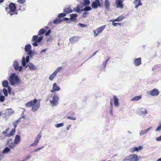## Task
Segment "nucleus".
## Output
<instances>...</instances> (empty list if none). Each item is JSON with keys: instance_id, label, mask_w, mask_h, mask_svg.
I'll list each match as a JSON object with an SVG mask.
<instances>
[{"instance_id": "f257e3e1", "label": "nucleus", "mask_w": 161, "mask_h": 161, "mask_svg": "<svg viewBox=\"0 0 161 161\" xmlns=\"http://www.w3.org/2000/svg\"><path fill=\"white\" fill-rule=\"evenodd\" d=\"M38 100L34 99L33 100H31L26 103L25 106L27 107H31V110L33 112H36L40 107V102L37 103Z\"/></svg>"}, {"instance_id": "f03ea898", "label": "nucleus", "mask_w": 161, "mask_h": 161, "mask_svg": "<svg viewBox=\"0 0 161 161\" xmlns=\"http://www.w3.org/2000/svg\"><path fill=\"white\" fill-rule=\"evenodd\" d=\"M9 83L12 85L18 84L19 83V80L18 76L15 73H12L8 78Z\"/></svg>"}, {"instance_id": "7ed1b4c3", "label": "nucleus", "mask_w": 161, "mask_h": 161, "mask_svg": "<svg viewBox=\"0 0 161 161\" xmlns=\"http://www.w3.org/2000/svg\"><path fill=\"white\" fill-rule=\"evenodd\" d=\"M42 38L43 36L38 37V36H34L32 37L31 41L35 42L31 44L34 46H37L42 40Z\"/></svg>"}, {"instance_id": "20e7f679", "label": "nucleus", "mask_w": 161, "mask_h": 161, "mask_svg": "<svg viewBox=\"0 0 161 161\" xmlns=\"http://www.w3.org/2000/svg\"><path fill=\"white\" fill-rule=\"evenodd\" d=\"M106 25H104L94 30L93 32L94 37L97 36H98V34H101L103 30L106 28Z\"/></svg>"}, {"instance_id": "39448f33", "label": "nucleus", "mask_w": 161, "mask_h": 161, "mask_svg": "<svg viewBox=\"0 0 161 161\" xmlns=\"http://www.w3.org/2000/svg\"><path fill=\"white\" fill-rule=\"evenodd\" d=\"M59 97L56 95H54L53 97V100L50 101L51 104L53 106H56L58 103Z\"/></svg>"}, {"instance_id": "423d86ee", "label": "nucleus", "mask_w": 161, "mask_h": 161, "mask_svg": "<svg viewBox=\"0 0 161 161\" xmlns=\"http://www.w3.org/2000/svg\"><path fill=\"white\" fill-rule=\"evenodd\" d=\"M137 113L140 115H144L145 116L147 114V111L146 108H138L137 110Z\"/></svg>"}, {"instance_id": "0eeeda50", "label": "nucleus", "mask_w": 161, "mask_h": 161, "mask_svg": "<svg viewBox=\"0 0 161 161\" xmlns=\"http://www.w3.org/2000/svg\"><path fill=\"white\" fill-rule=\"evenodd\" d=\"M31 58V55H28L26 56V58L25 57H22V64L23 66H25L26 63L29 62V59Z\"/></svg>"}, {"instance_id": "6e6552de", "label": "nucleus", "mask_w": 161, "mask_h": 161, "mask_svg": "<svg viewBox=\"0 0 161 161\" xmlns=\"http://www.w3.org/2000/svg\"><path fill=\"white\" fill-rule=\"evenodd\" d=\"M41 136L42 135L40 133L38 134L34 140V142L31 144L30 146L31 147L36 146L38 143Z\"/></svg>"}, {"instance_id": "1a4fd4ad", "label": "nucleus", "mask_w": 161, "mask_h": 161, "mask_svg": "<svg viewBox=\"0 0 161 161\" xmlns=\"http://www.w3.org/2000/svg\"><path fill=\"white\" fill-rule=\"evenodd\" d=\"M127 158L129 161H138L139 160L137 155L134 154L130 155Z\"/></svg>"}, {"instance_id": "9d476101", "label": "nucleus", "mask_w": 161, "mask_h": 161, "mask_svg": "<svg viewBox=\"0 0 161 161\" xmlns=\"http://www.w3.org/2000/svg\"><path fill=\"white\" fill-rule=\"evenodd\" d=\"M82 4L81 5H78L76 9L75 8H74L73 10H91V8L89 7H86L84 8L83 9L82 8Z\"/></svg>"}, {"instance_id": "9b49d317", "label": "nucleus", "mask_w": 161, "mask_h": 161, "mask_svg": "<svg viewBox=\"0 0 161 161\" xmlns=\"http://www.w3.org/2000/svg\"><path fill=\"white\" fill-rule=\"evenodd\" d=\"M159 93L158 90L156 89H154L150 92L149 94L153 96H157Z\"/></svg>"}, {"instance_id": "f8f14e48", "label": "nucleus", "mask_w": 161, "mask_h": 161, "mask_svg": "<svg viewBox=\"0 0 161 161\" xmlns=\"http://www.w3.org/2000/svg\"><path fill=\"white\" fill-rule=\"evenodd\" d=\"M141 63V58H135L134 60L133 64L136 67L139 66Z\"/></svg>"}, {"instance_id": "ddd939ff", "label": "nucleus", "mask_w": 161, "mask_h": 161, "mask_svg": "<svg viewBox=\"0 0 161 161\" xmlns=\"http://www.w3.org/2000/svg\"><path fill=\"white\" fill-rule=\"evenodd\" d=\"M25 69H26L29 68V69L30 70H33L36 69L35 66L31 63H30L29 64L25 66Z\"/></svg>"}, {"instance_id": "4468645a", "label": "nucleus", "mask_w": 161, "mask_h": 161, "mask_svg": "<svg viewBox=\"0 0 161 161\" xmlns=\"http://www.w3.org/2000/svg\"><path fill=\"white\" fill-rule=\"evenodd\" d=\"M31 46L30 44L26 45L24 48L25 51L27 55H28V53L31 51Z\"/></svg>"}, {"instance_id": "2eb2a0df", "label": "nucleus", "mask_w": 161, "mask_h": 161, "mask_svg": "<svg viewBox=\"0 0 161 161\" xmlns=\"http://www.w3.org/2000/svg\"><path fill=\"white\" fill-rule=\"evenodd\" d=\"M80 37L79 36H73L69 39L70 42L71 43H74L75 42L79 41Z\"/></svg>"}, {"instance_id": "dca6fc26", "label": "nucleus", "mask_w": 161, "mask_h": 161, "mask_svg": "<svg viewBox=\"0 0 161 161\" xmlns=\"http://www.w3.org/2000/svg\"><path fill=\"white\" fill-rule=\"evenodd\" d=\"M60 90V88L59 86H57L56 83H53V88L51 91V92H53L56 91H58Z\"/></svg>"}, {"instance_id": "f3484780", "label": "nucleus", "mask_w": 161, "mask_h": 161, "mask_svg": "<svg viewBox=\"0 0 161 161\" xmlns=\"http://www.w3.org/2000/svg\"><path fill=\"white\" fill-rule=\"evenodd\" d=\"M100 6V3L99 0H96L92 3V7L94 8H97L98 6Z\"/></svg>"}, {"instance_id": "a211bd4d", "label": "nucleus", "mask_w": 161, "mask_h": 161, "mask_svg": "<svg viewBox=\"0 0 161 161\" xmlns=\"http://www.w3.org/2000/svg\"><path fill=\"white\" fill-rule=\"evenodd\" d=\"M142 147L141 146H139L138 147H135L132 148L130 150V151L132 153H134L135 151H139L141 150Z\"/></svg>"}, {"instance_id": "6ab92c4d", "label": "nucleus", "mask_w": 161, "mask_h": 161, "mask_svg": "<svg viewBox=\"0 0 161 161\" xmlns=\"http://www.w3.org/2000/svg\"><path fill=\"white\" fill-rule=\"evenodd\" d=\"M152 128V127H150L147 129L141 130L140 132L139 135L141 136L147 133V132L149 131Z\"/></svg>"}, {"instance_id": "aec40b11", "label": "nucleus", "mask_w": 161, "mask_h": 161, "mask_svg": "<svg viewBox=\"0 0 161 161\" xmlns=\"http://www.w3.org/2000/svg\"><path fill=\"white\" fill-rule=\"evenodd\" d=\"M70 20L73 22L75 21L76 20V18L78 16V15L76 14H70Z\"/></svg>"}, {"instance_id": "412c9836", "label": "nucleus", "mask_w": 161, "mask_h": 161, "mask_svg": "<svg viewBox=\"0 0 161 161\" xmlns=\"http://www.w3.org/2000/svg\"><path fill=\"white\" fill-rule=\"evenodd\" d=\"M14 67L16 70L20 71V67H19V64L16 61H14L13 63Z\"/></svg>"}, {"instance_id": "4be33fe9", "label": "nucleus", "mask_w": 161, "mask_h": 161, "mask_svg": "<svg viewBox=\"0 0 161 161\" xmlns=\"http://www.w3.org/2000/svg\"><path fill=\"white\" fill-rule=\"evenodd\" d=\"M114 103V106L116 107H118L119 105V100L116 96H114L113 97Z\"/></svg>"}, {"instance_id": "5701e85b", "label": "nucleus", "mask_w": 161, "mask_h": 161, "mask_svg": "<svg viewBox=\"0 0 161 161\" xmlns=\"http://www.w3.org/2000/svg\"><path fill=\"white\" fill-rule=\"evenodd\" d=\"M133 3L135 5V7L136 8L142 5L141 0H135Z\"/></svg>"}, {"instance_id": "b1692460", "label": "nucleus", "mask_w": 161, "mask_h": 161, "mask_svg": "<svg viewBox=\"0 0 161 161\" xmlns=\"http://www.w3.org/2000/svg\"><path fill=\"white\" fill-rule=\"evenodd\" d=\"M10 10H15L16 6L15 4L13 3H11L9 5Z\"/></svg>"}, {"instance_id": "393cba45", "label": "nucleus", "mask_w": 161, "mask_h": 161, "mask_svg": "<svg viewBox=\"0 0 161 161\" xmlns=\"http://www.w3.org/2000/svg\"><path fill=\"white\" fill-rule=\"evenodd\" d=\"M116 3L117 4V7L118 8H123V5L122 4V2L120 0H116Z\"/></svg>"}, {"instance_id": "a878e982", "label": "nucleus", "mask_w": 161, "mask_h": 161, "mask_svg": "<svg viewBox=\"0 0 161 161\" xmlns=\"http://www.w3.org/2000/svg\"><path fill=\"white\" fill-rule=\"evenodd\" d=\"M38 52L36 51H33L31 50L30 51V52L28 53V55H31V58H32L34 56V55H36L37 54Z\"/></svg>"}, {"instance_id": "bb28decb", "label": "nucleus", "mask_w": 161, "mask_h": 161, "mask_svg": "<svg viewBox=\"0 0 161 161\" xmlns=\"http://www.w3.org/2000/svg\"><path fill=\"white\" fill-rule=\"evenodd\" d=\"M20 141V137L19 135H16L15 136L14 139V143L17 144Z\"/></svg>"}, {"instance_id": "cd10ccee", "label": "nucleus", "mask_w": 161, "mask_h": 161, "mask_svg": "<svg viewBox=\"0 0 161 161\" xmlns=\"http://www.w3.org/2000/svg\"><path fill=\"white\" fill-rule=\"evenodd\" d=\"M15 130L14 129H12L9 134H7V135H5V136L8 137H9L11 136H13L15 133Z\"/></svg>"}, {"instance_id": "c85d7f7f", "label": "nucleus", "mask_w": 161, "mask_h": 161, "mask_svg": "<svg viewBox=\"0 0 161 161\" xmlns=\"http://www.w3.org/2000/svg\"><path fill=\"white\" fill-rule=\"evenodd\" d=\"M7 114L9 115H11L14 113V111L12 109H7Z\"/></svg>"}, {"instance_id": "c756f323", "label": "nucleus", "mask_w": 161, "mask_h": 161, "mask_svg": "<svg viewBox=\"0 0 161 161\" xmlns=\"http://www.w3.org/2000/svg\"><path fill=\"white\" fill-rule=\"evenodd\" d=\"M57 74L55 73L54 72L49 77V79L51 81H52L54 79V78L56 76Z\"/></svg>"}, {"instance_id": "7c9ffc66", "label": "nucleus", "mask_w": 161, "mask_h": 161, "mask_svg": "<svg viewBox=\"0 0 161 161\" xmlns=\"http://www.w3.org/2000/svg\"><path fill=\"white\" fill-rule=\"evenodd\" d=\"M142 97L141 96H137L134 97L131 100V101H137L140 100Z\"/></svg>"}, {"instance_id": "2f4dec72", "label": "nucleus", "mask_w": 161, "mask_h": 161, "mask_svg": "<svg viewBox=\"0 0 161 161\" xmlns=\"http://www.w3.org/2000/svg\"><path fill=\"white\" fill-rule=\"evenodd\" d=\"M17 11H8L7 12V14L10 16H12L14 14H17Z\"/></svg>"}, {"instance_id": "473e14b6", "label": "nucleus", "mask_w": 161, "mask_h": 161, "mask_svg": "<svg viewBox=\"0 0 161 161\" xmlns=\"http://www.w3.org/2000/svg\"><path fill=\"white\" fill-rule=\"evenodd\" d=\"M124 18L123 16L121 15L118 17L116 19L114 20V21H117V22H120Z\"/></svg>"}, {"instance_id": "72a5a7b5", "label": "nucleus", "mask_w": 161, "mask_h": 161, "mask_svg": "<svg viewBox=\"0 0 161 161\" xmlns=\"http://www.w3.org/2000/svg\"><path fill=\"white\" fill-rule=\"evenodd\" d=\"M62 20L61 19H57L53 21V23L54 24H60L62 22Z\"/></svg>"}, {"instance_id": "f704fd0d", "label": "nucleus", "mask_w": 161, "mask_h": 161, "mask_svg": "<svg viewBox=\"0 0 161 161\" xmlns=\"http://www.w3.org/2000/svg\"><path fill=\"white\" fill-rule=\"evenodd\" d=\"M2 86L4 87H7L8 86V83L7 80H4L2 82Z\"/></svg>"}, {"instance_id": "c9c22d12", "label": "nucleus", "mask_w": 161, "mask_h": 161, "mask_svg": "<svg viewBox=\"0 0 161 161\" xmlns=\"http://www.w3.org/2000/svg\"><path fill=\"white\" fill-rule=\"evenodd\" d=\"M10 151V149L8 147H5L3 151V154H6L8 153Z\"/></svg>"}, {"instance_id": "e433bc0d", "label": "nucleus", "mask_w": 161, "mask_h": 161, "mask_svg": "<svg viewBox=\"0 0 161 161\" xmlns=\"http://www.w3.org/2000/svg\"><path fill=\"white\" fill-rule=\"evenodd\" d=\"M46 31L43 29H41L38 32V35H43L45 32Z\"/></svg>"}, {"instance_id": "4c0bfd02", "label": "nucleus", "mask_w": 161, "mask_h": 161, "mask_svg": "<svg viewBox=\"0 0 161 161\" xmlns=\"http://www.w3.org/2000/svg\"><path fill=\"white\" fill-rule=\"evenodd\" d=\"M109 5V3L108 0H105V6L106 9H108Z\"/></svg>"}, {"instance_id": "58836bf2", "label": "nucleus", "mask_w": 161, "mask_h": 161, "mask_svg": "<svg viewBox=\"0 0 161 161\" xmlns=\"http://www.w3.org/2000/svg\"><path fill=\"white\" fill-rule=\"evenodd\" d=\"M20 118H19L16 121H15L13 123V125L14 128H15L17 127V125L19 123V122H20Z\"/></svg>"}, {"instance_id": "ea45409f", "label": "nucleus", "mask_w": 161, "mask_h": 161, "mask_svg": "<svg viewBox=\"0 0 161 161\" xmlns=\"http://www.w3.org/2000/svg\"><path fill=\"white\" fill-rule=\"evenodd\" d=\"M110 21H111L113 22L112 25L114 26H116L118 25L120 26L121 25V23H114V22L115 21H114V20H110Z\"/></svg>"}, {"instance_id": "a19ab883", "label": "nucleus", "mask_w": 161, "mask_h": 161, "mask_svg": "<svg viewBox=\"0 0 161 161\" xmlns=\"http://www.w3.org/2000/svg\"><path fill=\"white\" fill-rule=\"evenodd\" d=\"M161 130V122L158 124V126L157 128L155 129L156 132L159 131Z\"/></svg>"}, {"instance_id": "79ce46f5", "label": "nucleus", "mask_w": 161, "mask_h": 161, "mask_svg": "<svg viewBox=\"0 0 161 161\" xmlns=\"http://www.w3.org/2000/svg\"><path fill=\"white\" fill-rule=\"evenodd\" d=\"M25 110H24V111H22V115H21V118H23L24 119H26L27 120L28 119V118L27 116L25 115H24V111H25Z\"/></svg>"}, {"instance_id": "37998d69", "label": "nucleus", "mask_w": 161, "mask_h": 161, "mask_svg": "<svg viewBox=\"0 0 161 161\" xmlns=\"http://www.w3.org/2000/svg\"><path fill=\"white\" fill-rule=\"evenodd\" d=\"M62 69L63 67H58L54 72L57 74Z\"/></svg>"}, {"instance_id": "c03bdc74", "label": "nucleus", "mask_w": 161, "mask_h": 161, "mask_svg": "<svg viewBox=\"0 0 161 161\" xmlns=\"http://www.w3.org/2000/svg\"><path fill=\"white\" fill-rule=\"evenodd\" d=\"M44 147V146H42L41 147H39L38 148H37L35 149L33 151V152L34 153L38 152L40 150H41Z\"/></svg>"}, {"instance_id": "a18cd8bd", "label": "nucleus", "mask_w": 161, "mask_h": 161, "mask_svg": "<svg viewBox=\"0 0 161 161\" xmlns=\"http://www.w3.org/2000/svg\"><path fill=\"white\" fill-rule=\"evenodd\" d=\"M66 14L65 13H61L58 14V17L59 18H62L65 17V16H66Z\"/></svg>"}, {"instance_id": "49530a36", "label": "nucleus", "mask_w": 161, "mask_h": 161, "mask_svg": "<svg viewBox=\"0 0 161 161\" xmlns=\"http://www.w3.org/2000/svg\"><path fill=\"white\" fill-rule=\"evenodd\" d=\"M64 125V124L63 123H61L59 124H56L55 125V126L56 128H59L60 127H62Z\"/></svg>"}, {"instance_id": "de8ad7c7", "label": "nucleus", "mask_w": 161, "mask_h": 161, "mask_svg": "<svg viewBox=\"0 0 161 161\" xmlns=\"http://www.w3.org/2000/svg\"><path fill=\"white\" fill-rule=\"evenodd\" d=\"M10 130V128H8L7 129H6L4 131H3V132H2V134H3V135H7L8 133V132L9 131V130Z\"/></svg>"}, {"instance_id": "09e8293b", "label": "nucleus", "mask_w": 161, "mask_h": 161, "mask_svg": "<svg viewBox=\"0 0 161 161\" xmlns=\"http://www.w3.org/2000/svg\"><path fill=\"white\" fill-rule=\"evenodd\" d=\"M14 143L13 142H11L9 145V147L11 148H14L15 147V146L14 145Z\"/></svg>"}, {"instance_id": "8fccbe9b", "label": "nucleus", "mask_w": 161, "mask_h": 161, "mask_svg": "<svg viewBox=\"0 0 161 161\" xmlns=\"http://www.w3.org/2000/svg\"><path fill=\"white\" fill-rule=\"evenodd\" d=\"M89 14L88 12H86L83 13L82 14V16L83 18H86V17Z\"/></svg>"}, {"instance_id": "3c124183", "label": "nucleus", "mask_w": 161, "mask_h": 161, "mask_svg": "<svg viewBox=\"0 0 161 161\" xmlns=\"http://www.w3.org/2000/svg\"><path fill=\"white\" fill-rule=\"evenodd\" d=\"M3 92L4 95L5 96H6L8 95V92H7V90L6 89H4L3 90Z\"/></svg>"}, {"instance_id": "603ef678", "label": "nucleus", "mask_w": 161, "mask_h": 161, "mask_svg": "<svg viewBox=\"0 0 161 161\" xmlns=\"http://www.w3.org/2000/svg\"><path fill=\"white\" fill-rule=\"evenodd\" d=\"M5 99V97L4 96H2L0 97V100L1 102H3Z\"/></svg>"}, {"instance_id": "864d4df0", "label": "nucleus", "mask_w": 161, "mask_h": 161, "mask_svg": "<svg viewBox=\"0 0 161 161\" xmlns=\"http://www.w3.org/2000/svg\"><path fill=\"white\" fill-rule=\"evenodd\" d=\"M78 25H79L80 26H81V27H82V28L86 27L87 26V25H85L84 24H81V23H79L78 24Z\"/></svg>"}, {"instance_id": "5fc2aeb1", "label": "nucleus", "mask_w": 161, "mask_h": 161, "mask_svg": "<svg viewBox=\"0 0 161 161\" xmlns=\"http://www.w3.org/2000/svg\"><path fill=\"white\" fill-rule=\"evenodd\" d=\"M67 118L68 119H71L72 120H74L76 119V118L73 117H70L69 116H67Z\"/></svg>"}, {"instance_id": "6e6d98bb", "label": "nucleus", "mask_w": 161, "mask_h": 161, "mask_svg": "<svg viewBox=\"0 0 161 161\" xmlns=\"http://www.w3.org/2000/svg\"><path fill=\"white\" fill-rule=\"evenodd\" d=\"M84 2L86 5H88L90 3V1L89 0H84Z\"/></svg>"}, {"instance_id": "4d7b16f0", "label": "nucleus", "mask_w": 161, "mask_h": 161, "mask_svg": "<svg viewBox=\"0 0 161 161\" xmlns=\"http://www.w3.org/2000/svg\"><path fill=\"white\" fill-rule=\"evenodd\" d=\"M51 30H49L45 34V36H49L50 33H51Z\"/></svg>"}, {"instance_id": "13d9d810", "label": "nucleus", "mask_w": 161, "mask_h": 161, "mask_svg": "<svg viewBox=\"0 0 161 161\" xmlns=\"http://www.w3.org/2000/svg\"><path fill=\"white\" fill-rule=\"evenodd\" d=\"M31 156H28L25 159L23 160L22 161H26L27 160L31 158Z\"/></svg>"}, {"instance_id": "bf43d9fd", "label": "nucleus", "mask_w": 161, "mask_h": 161, "mask_svg": "<svg viewBox=\"0 0 161 161\" xmlns=\"http://www.w3.org/2000/svg\"><path fill=\"white\" fill-rule=\"evenodd\" d=\"M70 9V7L69 6H68L66 8V9H64V10H71ZM71 10H72V9H71Z\"/></svg>"}, {"instance_id": "052dcab7", "label": "nucleus", "mask_w": 161, "mask_h": 161, "mask_svg": "<svg viewBox=\"0 0 161 161\" xmlns=\"http://www.w3.org/2000/svg\"><path fill=\"white\" fill-rule=\"evenodd\" d=\"M156 140L158 141H161V136L158 137H157L156 138Z\"/></svg>"}, {"instance_id": "680f3d73", "label": "nucleus", "mask_w": 161, "mask_h": 161, "mask_svg": "<svg viewBox=\"0 0 161 161\" xmlns=\"http://www.w3.org/2000/svg\"><path fill=\"white\" fill-rule=\"evenodd\" d=\"M69 20V19L68 18H66V17L64 18H63V19H61V20H62V21H67Z\"/></svg>"}, {"instance_id": "e2e57ef3", "label": "nucleus", "mask_w": 161, "mask_h": 161, "mask_svg": "<svg viewBox=\"0 0 161 161\" xmlns=\"http://www.w3.org/2000/svg\"><path fill=\"white\" fill-rule=\"evenodd\" d=\"M110 109H113V102L112 101H110Z\"/></svg>"}, {"instance_id": "0e129e2a", "label": "nucleus", "mask_w": 161, "mask_h": 161, "mask_svg": "<svg viewBox=\"0 0 161 161\" xmlns=\"http://www.w3.org/2000/svg\"><path fill=\"white\" fill-rule=\"evenodd\" d=\"M121 161H129V160L128 159V158L127 157L125 158L124 159Z\"/></svg>"}, {"instance_id": "69168bd1", "label": "nucleus", "mask_w": 161, "mask_h": 161, "mask_svg": "<svg viewBox=\"0 0 161 161\" xmlns=\"http://www.w3.org/2000/svg\"><path fill=\"white\" fill-rule=\"evenodd\" d=\"M107 64V63H106L105 62H104V63H103V65L104 68H105L106 64Z\"/></svg>"}, {"instance_id": "338daca9", "label": "nucleus", "mask_w": 161, "mask_h": 161, "mask_svg": "<svg viewBox=\"0 0 161 161\" xmlns=\"http://www.w3.org/2000/svg\"><path fill=\"white\" fill-rule=\"evenodd\" d=\"M71 125H68L67 126V130H69L71 126Z\"/></svg>"}, {"instance_id": "774afa93", "label": "nucleus", "mask_w": 161, "mask_h": 161, "mask_svg": "<svg viewBox=\"0 0 161 161\" xmlns=\"http://www.w3.org/2000/svg\"><path fill=\"white\" fill-rule=\"evenodd\" d=\"M47 50V49H45L42 50L40 52V53H42V52L45 53L46 52V51Z\"/></svg>"}]
</instances>
